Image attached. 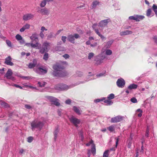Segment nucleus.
<instances>
[{
  "instance_id": "1",
  "label": "nucleus",
  "mask_w": 157,
  "mask_h": 157,
  "mask_svg": "<svg viewBox=\"0 0 157 157\" xmlns=\"http://www.w3.org/2000/svg\"><path fill=\"white\" fill-rule=\"evenodd\" d=\"M53 68L54 71L52 73V74L54 76L58 77H63L66 76L67 74L63 69L64 67L59 64H56L54 65Z\"/></svg>"
},
{
  "instance_id": "2",
  "label": "nucleus",
  "mask_w": 157,
  "mask_h": 157,
  "mask_svg": "<svg viewBox=\"0 0 157 157\" xmlns=\"http://www.w3.org/2000/svg\"><path fill=\"white\" fill-rule=\"evenodd\" d=\"M40 49L39 52L41 54L48 52L50 49V43L47 41L44 42L42 44L41 47L37 48Z\"/></svg>"
},
{
  "instance_id": "3",
  "label": "nucleus",
  "mask_w": 157,
  "mask_h": 157,
  "mask_svg": "<svg viewBox=\"0 0 157 157\" xmlns=\"http://www.w3.org/2000/svg\"><path fill=\"white\" fill-rule=\"evenodd\" d=\"M31 125L32 131H34L36 128L41 130L43 126V124L41 122H38L37 121L35 120L32 122Z\"/></svg>"
},
{
  "instance_id": "4",
  "label": "nucleus",
  "mask_w": 157,
  "mask_h": 157,
  "mask_svg": "<svg viewBox=\"0 0 157 157\" xmlns=\"http://www.w3.org/2000/svg\"><path fill=\"white\" fill-rule=\"evenodd\" d=\"M80 37L79 35L77 33L75 34L74 35H70L67 36V40L72 44L75 43V38L78 39Z\"/></svg>"
},
{
  "instance_id": "5",
  "label": "nucleus",
  "mask_w": 157,
  "mask_h": 157,
  "mask_svg": "<svg viewBox=\"0 0 157 157\" xmlns=\"http://www.w3.org/2000/svg\"><path fill=\"white\" fill-rule=\"evenodd\" d=\"M69 120L70 122L76 127H78V124H79L80 122V120L75 117L73 116L70 118Z\"/></svg>"
},
{
  "instance_id": "6",
  "label": "nucleus",
  "mask_w": 157,
  "mask_h": 157,
  "mask_svg": "<svg viewBox=\"0 0 157 157\" xmlns=\"http://www.w3.org/2000/svg\"><path fill=\"white\" fill-rule=\"evenodd\" d=\"M144 18V16L138 15H136V16H131L129 17V20H135L136 21H139L140 20L143 19Z\"/></svg>"
},
{
  "instance_id": "7",
  "label": "nucleus",
  "mask_w": 157,
  "mask_h": 157,
  "mask_svg": "<svg viewBox=\"0 0 157 157\" xmlns=\"http://www.w3.org/2000/svg\"><path fill=\"white\" fill-rule=\"evenodd\" d=\"M117 86L120 88L123 87L125 84V82L124 79L122 78L118 79L116 82Z\"/></svg>"
},
{
  "instance_id": "8",
  "label": "nucleus",
  "mask_w": 157,
  "mask_h": 157,
  "mask_svg": "<svg viewBox=\"0 0 157 157\" xmlns=\"http://www.w3.org/2000/svg\"><path fill=\"white\" fill-rule=\"evenodd\" d=\"M110 19H107L101 21L98 24V26L101 27H105L108 23L110 21Z\"/></svg>"
},
{
  "instance_id": "9",
  "label": "nucleus",
  "mask_w": 157,
  "mask_h": 157,
  "mask_svg": "<svg viewBox=\"0 0 157 157\" xmlns=\"http://www.w3.org/2000/svg\"><path fill=\"white\" fill-rule=\"evenodd\" d=\"M122 120V117L120 116H118L112 118L110 122L112 123H115L121 121Z\"/></svg>"
},
{
  "instance_id": "10",
  "label": "nucleus",
  "mask_w": 157,
  "mask_h": 157,
  "mask_svg": "<svg viewBox=\"0 0 157 157\" xmlns=\"http://www.w3.org/2000/svg\"><path fill=\"white\" fill-rule=\"evenodd\" d=\"M13 75V72L11 70L9 69L8 70L6 74L5 75V77H6L7 78L13 80L14 79L12 75Z\"/></svg>"
},
{
  "instance_id": "11",
  "label": "nucleus",
  "mask_w": 157,
  "mask_h": 157,
  "mask_svg": "<svg viewBox=\"0 0 157 157\" xmlns=\"http://www.w3.org/2000/svg\"><path fill=\"white\" fill-rule=\"evenodd\" d=\"M34 15L31 13H27L24 14L23 16V19L25 21L30 20L33 18Z\"/></svg>"
},
{
  "instance_id": "12",
  "label": "nucleus",
  "mask_w": 157,
  "mask_h": 157,
  "mask_svg": "<svg viewBox=\"0 0 157 157\" xmlns=\"http://www.w3.org/2000/svg\"><path fill=\"white\" fill-rule=\"evenodd\" d=\"M12 59L10 56L7 57L6 59L5 63L7 65L12 66L13 65V63L11 62Z\"/></svg>"
},
{
  "instance_id": "13",
  "label": "nucleus",
  "mask_w": 157,
  "mask_h": 157,
  "mask_svg": "<svg viewBox=\"0 0 157 157\" xmlns=\"http://www.w3.org/2000/svg\"><path fill=\"white\" fill-rule=\"evenodd\" d=\"M40 13L43 15H48L49 14V11L46 8H44L41 9L40 10Z\"/></svg>"
},
{
  "instance_id": "14",
  "label": "nucleus",
  "mask_w": 157,
  "mask_h": 157,
  "mask_svg": "<svg viewBox=\"0 0 157 157\" xmlns=\"http://www.w3.org/2000/svg\"><path fill=\"white\" fill-rule=\"evenodd\" d=\"M37 64V60L36 59H33L32 63H30L28 66L29 68H33Z\"/></svg>"
},
{
  "instance_id": "15",
  "label": "nucleus",
  "mask_w": 157,
  "mask_h": 157,
  "mask_svg": "<svg viewBox=\"0 0 157 157\" xmlns=\"http://www.w3.org/2000/svg\"><path fill=\"white\" fill-rule=\"evenodd\" d=\"M132 33V32L128 30H124L121 32L120 33V35L121 36H125L129 34H131Z\"/></svg>"
},
{
  "instance_id": "16",
  "label": "nucleus",
  "mask_w": 157,
  "mask_h": 157,
  "mask_svg": "<svg viewBox=\"0 0 157 157\" xmlns=\"http://www.w3.org/2000/svg\"><path fill=\"white\" fill-rule=\"evenodd\" d=\"M95 33L99 36L102 40L105 39V37L101 34L99 32V30L98 29H94Z\"/></svg>"
},
{
  "instance_id": "17",
  "label": "nucleus",
  "mask_w": 157,
  "mask_h": 157,
  "mask_svg": "<svg viewBox=\"0 0 157 157\" xmlns=\"http://www.w3.org/2000/svg\"><path fill=\"white\" fill-rule=\"evenodd\" d=\"M38 35L36 33H35L32 35V36L30 37V39L33 41L36 40H36H38Z\"/></svg>"
},
{
  "instance_id": "18",
  "label": "nucleus",
  "mask_w": 157,
  "mask_h": 157,
  "mask_svg": "<svg viewBox=\"0 0 157 157\" xmlns=\"http://www.w3.org/2000/svg\"><path fill=\"white\" fill-rule=\"evenodd\" d=\"M103 101H104V102L106 103V105H111L113 103V102L111 100L108 99H105H105Z\"/></svg>"
},
{
  "instance_id": "19",
  "label": "nucleus",
  "mask_w": 157,
  "mask_h": 157,
  "mask_svg": "<svg viewBox=\"0 0 157 157\" xmlns=\"http://www.w3.org/2000/svg\"><path fill=\"white\" fill-rule=\"evenodd\" d=\"M91 151L94 155L96 154L95 145L94 144H93L91 146Z\"/></svg>"
},
{
  "instance_id": "20",
  "label": "nucleus",
  "mask_w": 157,
  "mask_h": 157,
  "mask_svg": "<svg viewBox=\"0 0 157 157\" xmlns=\"http://www.w3.org/2000/svg\"><path fill=\"white\" fill-rule=\"evenodd\" d=\"M138 87L137 85L133 84L130 85L128 87V88L130 90H132V89H136Z\"/></svg>"
},
{
  "instance_id": "21",
  "label": "nucleus",
  "mask_w": 157,
  "mask_h": 157,
  "mask_svg": "<svg viewBox=\"0 0 157 157\" xmlns=\"http://www.w3.org/2000/svg\"><path fill=\"white\" fill-rule=\"evenodd\" d=\"M73 109L74 111L78 115H80L81 114V113L79 109L77 107L75 106H73Z\"/></svg>"
},
{
  "instance_id": "22",
  "label": "nucleus",
  "mask_w": 157,
  "mask_h": 157,
  "mask_svg": "<svg viewBox=\"0 0 157 157\" xmlns=\"http://www.w3.org/2000/svg\"><path fill=\"white\" fill-rule=\"evenodd\" d=\"M59 132V130L58 128H56L55 130L54 131L53 133L54 136V140L55 141L56 140L57 137V135Z\"/></svg>"
},
{
  "instance_id": "23",
  "label": "nucleus",
  "mask_w": 157,
  "mask_h": 157,
  "mask_svg": "<svg viewBox=\"0 0 157 157\" xmlns=\"http://www.w3.org/2000/svg\"><path fill=\"white\" fill-rule=\"evenodd\" d=\"M47 98L50 101L52 102L56 100V98L52 96H48L47 97Z\"/></svg>"
},
{
  "instance_id": "24",
  "label": "nucleus",
  "mask_w": 157,
  "mask_h": 157,
  "mask_svg": "<svg viewBox=\"0 0 157 157\" xmlns=\"http://www.w3.org/2000/svg\"><path fill=\"white\" fill-rule=\"evenodd\" d=\"M47 2L46 0H43L42 1L40 4V7H44L46 5Z\"/></svg>"
},
{
  "instance_id": "25",
  "label": "nucleus",
  "mask_w": 157,
  "mask_h": 157,
  "mask_svg": "<svg viewBox=\"0 0 157 157\" xmlns=\"http://www.w3.org/2000/svg\"><path fill=\"white\" fill-rule=\"evenodd\" d=\"M30 45V46L32 48H36V47L38 46L39 43L38 42H36V43L35 44H33V43H29L26 44V45Z\"/></svg>"
},
{
  "instance_id": "26",
  "label": "nucleus",
  "mask_w": 157,
  "mask_h": 157,
  "mask_svg": "<svg viewBox=\"0 0 157 157\" xmlns=\"http://www.w3.org/2000/svg\"><path fill=\"white\" fill-rule=\"evenodd\" d=\"M99 2L98 1H94L93 3L92 4V8H95L96 7L97 5H99Z\"/></svg>"
},
{
  "instance_id": "27",
  "label": "nucleus",
  "mask_w": 157,
  "mask_h": 157,
  "mask_svg": "<svg viewBox=\"0 0 157 157\" xmlns=\"http://www.w3.org/2000/svg\"><path fill=\"white\" fill-rule=\"evenodd\" d=\"M152 9L155 13V14L157 15V6L154 4L153 5Z\"/></svg>"
},
{
  "instance_id": "28",
  "label": "nucleus",
  "mask_w": 157,
  "mask_h": 157,
  "mask_svg": "<svg viewBox=\"0 0 157 157\" xmlns=\"http://www.w3.org/2000/svg\"><path fill=\"white\" fill-rule=\"evenodd\" d=\"M136 112L137 113H138L137 114V115L138 117H140L142 116V113L143 112V111L142 110H141L140 109H138L137 110Z\"/></svg>"
},
{
  "instance_id": "29",
  "label": "nucleus",
  "mask_w": 157,
  "mask_h": 157,
  "mask_svg": "<svg viewBox=\"0 0 157 157\" xmlns=\"http://www.w3.org/2000/svg\"><path fill=\"white\" fill-rule=\"evenodd\" d=\"M109 150H107L105 151L104 153L103 157H108L109 155Z\"/></svg>"
},
{
  "instance_id": "30",
  "label": "nucleus",
  "mask_w": 157,
  "mask_h": 157,
  "mask_svg": "<svg viewBox=\"0 0 157 157\" xmlns=\"http://www.w3.org/2000/svg\"><path fill=\"white\" fill-rule=\"evenodd\" d=\"M107 129L110 132H113L115 130L114 127L113 125L109 126L107 128Z\"/></svg>"
},
{
  "instance_id": "31",
  "label": "nucleus",
  "mask_w": 157,
  "mask_h": 157,
  "mask_svg": "<svg viewBox=\"0 0 157 157\" xmlns=\"http://www.w3.org/2000/svg\"><path fill=\"white\" fill-rule=\"evenodd\" d=\"M59 88L61 90H65L66 89L67 86L64 84H61L60 85Z\"/></svg>"
},
{
  "instance_id": "32",
  "label": "nucleus",
  "mask_w": 157,
  "mask_h": 157,
  "mask_svg": "<svg viewBox=\"0 0 157 157\" xmlns=\"http://www.w3.org/2000/svg\"><path fill=\"white\" fill-rule=\"evenodd\" d=\"M58 100L56 98V100L54 101L52 103V104L56 105V106H59L60 105V103L58 101Z\"/></svg>"
},
{
  "instance_id": "33",
  "label": "nucleus",
  "mask_w": 157,
  "mask_h": 157,
  "mask_svg": "<svg viewBox=\"0 0 157 157\" xmlns=\"http://www.w3.org/2000/svg\"><path fill=\"white\" fill-rule=\"evenodd\" d=\"M151 13V9H148L146 12V15L147 17H149Z\"/></svg>"
},
{
  "instance_id": "34",
  "label": "nucleus",
  "mask_w": 157,
  "mask_h": 157,
  "mask_svg": "<svg viewBox=\"0 0 157 157\" xmlns=\"http://www.w3.org/2000/svg\"><path fill=\"white\" fill-rule=\"evenodd\" d=\"M114 98V95L113 94H111L107 97V98L110 100L113 99Z\"/></svg>"
},
{
  "instance_id": "35",
  "label": "nucleus",
  "mask_w": 157,
  "mask_h": 157,
  "mask_svg": "<svg viewBox=\"0 0 157 157\" xmlns=\"http://www.w3.org/2000/svg\"><path fill=\"white\" fill-rule=\"evenodd\" d=\"M16 38L17 40H22V37L19 34H17L16 36Z\"/></svg>"
},
{
  "instance_id": "36",
  "label": "nucleus",
  "mask_w": 157,
  "mask_h": 157,
  "mask_svg": "<svg viewBox=\"0 0 157 157\" xmlns=\"http://www.w3.org/2000/svg\"><path fill=\"white\" fill-rule=\"evenodd\" d=\"M105 54L107 55H110L112 54V51L110 49H107L105 51Z\"/></svg>"
},
{
  "instance_id": "37",
  "label": "nucleus",
  "mask_w": 157,
  "mask_h": 157,
  "mask_svg": "<svg viewBox=\"0 0 157 157\" xmlns=\"http://www.w3.org/2000/svg\"><path fill=\"white\" fill-rule=\"evenodd\" d=\"M48 54L46 52H45V53L44 55L43 56V59L45 60H48Z\"/></svg>"
},
{
  "instance_id": "38",
  "label": "nucleus",
  "mask_w": 157,
  "mask_h": 157,
  "mask_svg": "<svg viewBox=\"0 0 157 157\" xmlns=\"http://www.w3.org/2000/svg\"><path fill=\"white\" fill-rule=\"evenodd\" d=\"M94 56V54L93 52H90L88 54V59H90Z\"/></svg>"
},
{
  "instance_id": "39",
  "label": "nucleus",
  "mask_w": 157,
  "mask_h": 157,
  "mask_svg": "<svg viewBox=\"0 0 157 157\" xmlns=\"http://www.w3.org/2000/svg\"><path fill=\"white\" fill-rule=\"evenodd\" d=\"M38 69L39 71L42 73H46L47 72V71L45 70L42 68L40 67H39L38 68Z\"/></svg>"
},
{
  "instance_id": "40",
  "label": "nucleus",
  "mask_w": 157,
  "mask_h": 157,
  "mask_svg": "<svg viewBox=\"0 0 157 157\" xmlns=\"http://www.w3.org/2000/svg\"><path fill=\"white\" fill-rule=\"evenodd\" d=\"M38 84L39 85V86L40 87H44L45 85L46 82H43V83H41V82H38Z\"/></svg>"
},
{
  "instance_id": "41",
  "label": "nucleus",
  "mask_w": 157,
  "mask_h": 157,
  "mask_svg": "<svg viewBox=\"0 0 157 157\" xmlns=\"http://www.w3.org/2000/svg\"><path fill=\"white\" fill-rule=\"evenodd\" d=\"M6 43L8 46L10 47H12L11 42L10 40H6Z\"/></svg>"
},
{
  "instance_id": "42",
  "label": "nucleus",
  "mask_w": 157,
  "mask_h": 157,
  "mask_svg": "<svg viewBox=\"0 0 157 157\" xmlns=\"http://www.w3.org/2000/svg\"><path fill=\"white\" fill-rule=\"evenodd\" d=\"M105 99V98H103L101 99H97L94 100V102L96 103L99 102L101 101H102Z\"/></svg>"
},
{
  "instance_id": "43",
  "label": "nucleus",
  "mask_w": 157,
  "mask_h": 157,
  "mask_svg": "<svg viewBox=\"0 0 157 157\" xmlns=\"http://www.w3.org/2000/svg\"><path fill=\"white\" fill-rule=\"evenodd\" d=\"M131 101L134 103H136L137 102L136 99L135 98H132L131 99Z\"/></svg>"
},
{
  "instance_id": "44",
  "label": "nucleus",
  "mask_w": 157,
  "mask_h": 157,
  "mask_svg": "<svg viewBox=\"0 0 157 157\" xmlns=\"http://www.w3.org/2000/svg\"><path fill=\"white\" fill-rule=\"evenodd\" d=\"M33 138L32 136H29L27 138V141L29 143L31 142L33 140Z\"/></svg>"
},
{
  "instance_id": "45",
  "label": "nucleus",
  "mask_w": 157,
  "mask_h": 157,
  "mask_svg": "<svg viewBox=\"0 0 157 157\" xmlns=\"http://www.w3.org/2000/svg\"><path fill=\"white\" fill-rule=\"evenodd\" d=\"M23 27L25 28V29H29L30 28V25L28 24H26L25 25H24Z\"/></svg>"
},
{
  "instance_id": "46",
  "label": "nucleus",
  "mask_w": 157,
  "mask_h": 157,
  "mask_svg": "<svg viewBox=\"0 0 157 157\" xmlns=\"http://www.w3.org/2000/svg\"><path fill=\"white\" fill-rule=\"evenodd\" d=\"M76 74L79 77H81L82 75V72L79 71H77L76 72Z\"/></svg>"
},
{
  "instance_id": "47",
  "label": "nucleus",
  "mask_w": 157,
  "mask_h": 157,
  "mask_svg": "<svg viewBox=\"0 0 157 157\" xmlns=\"http://www.w3.org/2000/svg\"><path fill=\"white\" fill-rule=\"evenodd\" d=\"M66 37L65 36H62L61 37V40L64 43H65L66 41Z\"/></svg>"
},
{
  "instance_id": "48",
  "label": "nucleus",
  "mask_w": 157,
  "mask_h": 157,
  "mask_svg": "<svg viewBox=\"0 0 157 157\" xmlns=\"http://www.w3.org/2000/svg\"><path fill=\"white\" fill-rule=\"evenodd\" d=\"M63 57L66 59H68L70 56L68 54H65L63 56Z\"/></svg>"
},
{
  "instance_id": "49",
  "label": "nucleus",
  "mask_w": 157,
  "mask_h": 157,
  "mask_svg": "<svg viewBox=\"0 0 157 157\" xmlns=\"http://www.w3.org/2000/svg\"><path fill=\"white\" fill-rule=\"evenodd\" d=\"M93 141L91 140L88 143H86V145L87 146H89L91 144H93Z\"/></svg>"
},
{
  "instance_id": "50",
  "label": "nucleus",
  "mask_w": 157,
  "mask_h": 157,
  "mask_svg": "<svg viewBox=\"0 0 157 157\" xmlns=\"http://www.w3.org/2000/svg\"><path fill=\"white\" fill-rule=\"evenodd\" d=\"M71 100L70 99L67 100L65 101V103L67 104H70L71 103Z\"/></svg>"
},
{
  "instance_id": "51",
  "label": "nucleus",
  "mask_w": 157,
  "mask_h": 157,
  "mask_svg": "<svg viewBox=\"0 0 157 157\" xmlns=\"http://www.w3.org/2000/svg\"><path fill=\"white\" fill-rule=\"evenodd\" d=\"M98 25V24L97 23H94L93 24L92 26V28L93 29H96V27Z\"/></svg>"
},
{
  "instance_id": "52",
  "label": "nucleus",
  "mask_w": 157,
  "mask_h": 157,
  "mask_svg": "<svg viewBox=\"0 0 157 157\" xmlns=\"http://www.w3.org/2000/svg\"><path fill=\"white\" fill-rule=\"evenodd\" d=\"M105 58V57H104L103 59H100L99 60H98L97 62L98 64H100L102 62V60L103 59Z\"/></svg>"
},
{
  "instance_id": "53",
  "label": "nucleus",
  "mask_w": 157,
  "mask_h": 157,
  "mask_svg": "<svg viewBox=\"0 0 157 157\" xmlns=\"http://www.w3.org/2000/svg\"><path fill=\"white\" fill-rule=\"evenodd\" d=\"M119 140V139L118 138H117L116 139V145L115 147L116 148H117L118 145V142Z\"/></svg>"
},
{
  "instance_id": "54",
  "label": "nucleus",
  "mask_w": 157,
  "mask_h": 157,
  "mask_svg": "<svg viewBox=\"0 0 157 157\" xmlns=\"http://www.w3.org/2000/svg\"><path fill=\"white\" fill-rule=\"evenodd\" d=\"M25 107L27 109H30L31 107L29 105L26 104L25 105Z\"/></svg>"
},
{
  "instance_id": "55",
  "label": "nucleus",
  "mask_w": 157,
  "mask_h": 157,
  "mask_svg": "<svg viewBox=\"0 0 157 157\" xmlns=\"http://www.w3.org/2000/svg\"><path fill=\"white\" fill-rule=\"evenodd\" d=\"M14 86L15 87H17V88H19L20 89H22V87L21 86L19 85H17V84H14Z\"/></svg>"
},
{
  "instance_id": "56",
  "label": "nucleus",
  "mask_w": 157,
  "mask_h": 157,
  "mask_svg": "<svg viewBox=\"0 0 157 157\" xmlns=\"http://www.w3.org/2000/svg\"><path fill=\"white\" fill-rule=\"evenodd\" d=\"M41 30L42 32H43L44 30L47 31V29H46L45 27L44 26H42L41 28Z\"/></svg>"
},
{
  "instance_id": "57",
  "label": "nucleus",
  "mask_w": 157,
  "mask_h": 157,
  "mask_svg": "<svg viewBox=\"0 0 157 157\" xmlns=\"http://www.w3.org/2000/svg\"><path fill=\"white\" fill-rule=\"evenodd\" d=\"M44 36L43 34V32L41 31L40 34V36L42 38H43L44 37Z\"/></svg>"
},
{
  "instance_id": "58",
  "label": "nucleus",
  "mask_w": 157,
  "mask_h": 157,
  "mask_svg": "<svg viewBox=\"0 0 157 157\" xmlns=\"http://www.w3.org/2000/svg\"><path fill=\"white\" fill-rule=\"evenodd\" d=\"M53 36V35L52 33H50L48 36V38L50 39Z\"/></svg>"
},
{
  "instance_id": "59",
  "label": "nucleus",
  "mask_w": 157,
  "mask_h": 157,
  "mask_svg": "<svg viewBox=\"0 0 157 157\" xmlns=\"http://www.w3.org/2000/svg\"><path fill=\"white\" fill-rule=\"evenodd\" d=\"M97 43L95 42L94 44H90V46L92 47H94L97 45Z\"/></svg>"
},
{
  "instance_id": "60",
  "label": "nucleus",
  "mask_w": 157,
  "mask_h": 157,
  "mask_svg": "<svg viewBox=\"0 0 157 157\" xmlns=\"http://www.w3.org/2000/svg\"><path fill=\"white\" fill-rule=\"evenodd\" d=\"M24 151L23 149H21L20 150L19 153L21 154H22L23 153Z\"/></svg>"
},
{
  "instance_id": "61",
  "label": "nucleus",
  "mask_w": 157,
  "mask_h": 157,
  "mask_svg": "<svg viewBox=\"0 0 157 157\" xmlns=\"http://www.w3.org/2000/svg\"><path fill=\"white\" fill-rule=\"evenodd\" d=\"M25 30V28L23 27L21 28L20 29V31L21 32H23Z\"/></svg>"
},
{
  "instance_id": "62",
  "label": "nucleus",
  "mask_w": 157,
  "mask_h": 157,
  "mask_svg": "<svg viewBox=\"0 0 157 157\" xmlns=\"http://www.w3.org/2000/svg\"><path fill=\"white\" fill-rule=\"evenodd\" d=\"M103 75L104 74H103L101 73H100L99 74H97L96 75V76L97 77H101V76H103Z\"/></svg>"
},
{
  "instance_id": "63",
  "label": "nucleus",
  "mask_w": 157,
  "mask_h": 157,
  "mask_svg": "<svg viewBox=\"0 0 157 157\" xmlns=\"http://www.w3.org/2000/svg\"><path fill=\"white\" fill-rule=\"evenodd\" d=\"M131 144H132V143L131 142H129L128 144V145H127V147L128 148H130L131 146Z\"/></svg>"
},
{
  "instance_id": "64",
  "label": "nucleus",
  "mask_w": 157,
  "mask_h": 157,
  "mask_svg": "<svg viewBox=\"0 0 157 157\" xmlns=\"http://www.w3.org/2000/svg\"><path fill=\"white\" fill-rule=\"evenodd\" d=\"M154 41L155 43L157 44V38L155 37H154L153 38Z\"/></svg>"
}]
</instances>
